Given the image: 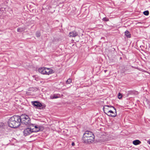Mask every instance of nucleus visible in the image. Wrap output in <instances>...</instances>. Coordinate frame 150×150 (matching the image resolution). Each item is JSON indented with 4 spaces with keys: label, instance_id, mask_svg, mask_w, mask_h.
<instances>
[{
    "label": "nucleus",
    "instance_id": "nucleus-1",
    "mask_svg": "<svg viewBox=\"0 0 150 150\" xmlns=\"http://www.w3.org/2000/svg\"><path fill=\"white\" fill-rule=\"evenodd\" d=\"M20 117V116L17 115H14L11 117L7 122L9 126L13 128L19 127L21 125Z\"/></svg>",
    "mask_w": 150,
    "mask_h": 150
},
{
    "label": "nucleus",
    "instance_id": "nucleus-2",
    "mask_svg": "<svg viewBox=\"0 0 150 150\" xmlns=\"http://www.w3.org/2000/svg\"><path fill=\"white\" fill-rule=\"evenodd\" d=\"M21 125H25L27 127L34 126L33 124L31 123V119L29 116L25 114H23L21 116Z\"/></svg>",
    "mask_w": 150,
    "mask_h": 150
},
{
    "label": "nucleus",
    "instance_id": "nucleus-3",
    "mask_svg": "<svg viewBox=\"0 0 150 150\" xmlns=\"http://www.w3.org/2000/svg\"><path fill=\"white\" fill-rule=\"evenodd\" d=\"M32 105L36 108L40 109H45L46 105L43 103L40 102L39 101H34L31 102Z\"/></svg>",
    "mask_w": 150,
    "mask_h": 150
},
{
    "label": "nucleus",
    "instance_id": "nucleus-4",
    "mask_svg": "<svg viewBox=\"0 0 150 150\" xmlns=\"http://www.w3.org/2000/svg\"><path fill=\"white\" fill-rule=\"evenodd\" d=\"M33 132V129H32L31 127H28L25 128L23 132V135L26 136L30 135L31 133Z\"/></svg>",
    "mask_w": 150,
    "mask_h": 150
},
{
    "label": "nucleus",
    "instance_id": "nucleus-5",
    "mask_svg": "<svg viewBox=\"0 0 150 150\" xmlns=\"http://www.w3.org/2000/svg\"><path fill=\"white\" fill-rule=\"evenodd\" d=\"M94 136L85 138V143L90 144L94 141Z\"/></svg>",
    "mask_w": 150,
    "mask_h": 150
},
{
    "label": "nucleus",
    "instance_id": "nucleus-6",
    "mask_svg": "<svg viewBox=\"0 0 150 150\" xmlns=\"http://www.w3.org/2000/svg\"><path fill=\"white\" fill-rule=\"evenodd\" d=\"M114 112L113 111L111 110H109L107 112V113L106 114L108 116L111 117H115L117 115L116 110Z\"/></svg>",
    "mask_w": 150,
    "mask_h": 150
},
{
    "label": "nucleus",
    "instance_id": "nucleus-7",
    "mask_svg": "<svg viewBox=\"0 0 150 150\" xmlns=\"http://www.w3.org/2000/svg\"><path fill=\"white\" fill-rule=\"evenodd\" d=\"M33 125H35V124ZM35 127V129L33 128V129L34 132H38L42 131V129H41V127L40 126L36 125L34 126H31V127Z\"/></svg>",
    "mask_w": 150,
    "mask_h": 150
},
{
    "label": "nucleus",
    "instance_id": "nucleus-8",
    "mask_svg": "<svg viewBox=\"0 0 150 150\" xmlns=\"http://www.w3.org/2000/svg\"><path fill=\"white\" fill-rule=\"evenodd\" d=\"M45 74L49 75L50 74L54 73V72L53 70L51 69L45 67Z\"/></svg>",
    "mask_w": 150,
    "mask_h": 150
},
{
    "label": "nucleus",
    "instance_id": "nucleus-9",
    "mask_svg": "<svg viewBox=\"0 0 150 150\" xmlns=\"http://www.w3.org/2000/svg\"><path fill=\"white\" fill-rule=\"evenodd\" d=\"M93 136H94V135L91 132L89 131H85V137H90Z\"/></svg>",
    "mask_w": 150,
    "mask_h": 150
},
{
    "label": "nucleus",
    "instance_id": "nucleus-10",
    "mask_svg": "<svg viewBox=\"0 0 150 150\" xmlns=\"http://www.w3.org/2000/svg\"><path fill=\"white\" fill-rule=\"evenodd\" d=\"M45 67L40 68L38 69V72L43 74H45Z\"/></svg>",
    "mask_w": 150,
    "mask_h": 150
},
{
    "label": "nucleus",
    "instance_id": "nucleus-11",
    "mask_svg": "<svg viewBox=\"0 0 150 150\" xmlns=\"http://www.w3.org/2000/svg\"><path fill=\"white\" fill-rule=\"evenodd\" d=\"M6 128V126L5 125L4 123H0V130H1L4 131Z\"/></svg>",
    "mask_w": 150,
    "mask_h": 150
},
{
    "label": "nucleus",
    "instance_id": "nucleus-12",
    "mask_svg": "<svg viewBox=\"0 0 150 150\" xmlns=\"http://www.w3.org/2000/svg\"><path fill=\"white\" fill-rule=\"evenodd\" d=\"M77 35V33L75 31L70 32L69 34V36L70 37H75Z\"/></svg>",
    "mask_w": 150,
    "mask_h": 150
},
{
    "label": "nucleus",
    "instance_id": "nucleus-13",
    "mask_svg": "<svg viewBox=\"0 0 150 150\" xmlns=\"http://www.w3.org/2000/svg\"><path fill=\"white\" fill-rule=\"evenodd\" d=\"M59 94H54L50 96V98L52 99L57 98L59 97Z\"/></svg>",
    "mask_w": 150,
    "mask_h": 150
},
{
    "label": "nucleus",
    "instance_id": "nucleus-14",
    "mask_svg": "<svg viewBox=\"0 0 150 150\" xmlns=\"http://www.w3.org/2000/svg\"><path fill=\"white\" fill-rule=\"evenodd\" d=\"M103 110L104 113L106 114L107 113V112L108 111V108L107 105L104 106L103 108Z\"/></svg>",
    "mask_w": 150,
    "mask_h": 150
},
{
    "label": "nucleus",
    "instance_id": "nucleus-15",
    "mask_svg": "<svg viewBox=\"0 0 150 150\" xmlns=\"http://www.w3.org/2000/svg\"><path fill=\"white\" fill-rule=\"evenodd\" d=\"M133 143L134 145H137L141 144V142L138 140H136L133 141Z\"/></svg>",
    "mask_w": 150,
    "mask_h": 150
},
{
    "label": "nucleus",
    "instance_id": "nucleus-16",
    "mask_svg": "<svg viewBox=\"0 0 150 150\" xmlns=\"http://www.w3.org/2000/svg\"><path fill=\"white\" fill-rule=\"evenodd\" d=\"M25 30L24 27H19L17 29V31L19 32H21Z\"/></svg>",
    "mask_w": 150,
    "mask_h": 150
},
{
    "label": "nucleus",
    "instance_id": "nucleus-17",
    "mask_svg": "<svg viewBox=\"0 0 150 150\" xmlns=\"http://www.w3.org/2000/svg\"><path fill=\"white\" fill-rule=\"evenodd\" d=\"M125 35L128 38H130L131 37V34L128 30H126L125 32Z\"/></svg>",
    "mask_w": 150,
    "mask_h": 150
},
{
    "label": "nucleus",
    "instance_id": "nucleus-18",
    "mask_svg": "<svg viewBox=\"0 0 150 150\" xmlns=\"http://www.w3.org/2000/svg\"><path fill=\"white\" fill-rule=\"evenodd\" d=\"M36 36L38 38L40 37V33L39 31H37L36 33Z\"/></svg>",
    "mask_w": 150,
    "mask_h": 150
},
{
    "label": "nucleus",
    "instance_id": "nucleus-19",
    "mask_svg": "<svg viewBox=\"0 0 150 150\" xmlns=\"http://www.w3.org/2000/svg\"><path fill=\"white\" fill-rule=\"evenodd\" d=\"M149 11H146L143 12V14L144 15L146 16H148L149 14Z\"/></svg>",
    "mask_w": 150,
    "mask_h": 150
},
{
    "label": "nucleus",
    "instance_id": "nucleus-20",
    "mask_svg": "<svg viewBox=\"0 0 150 150\" xmlns=\"http://www.w3.org/2000/svg\"><path fill=\"white\" fill-rule=\"evenodd\" d=\"M71 81H72V80L71 79H69L66 81V83L67 84H69L71 82Z\"/></svg>",
    "mask_w": 150,
    "mask_h": 150
},
{
    "label": "nucleus",
    "instance_id": "nucleus-21",
    "mask_svg": "<svg viewBox=\"0 0 150 150\" xmlns=\"http://www.w3.org/2000/svg\"><path fill=\"white\" fill-rule=\"evenodd\" d=\"M107 105L108 108H113V109H114V110L115 111H116V108L114 106H111V105Z\"/></svg>",
    "mask_w": 150,
    "mask_h": 150
},
{
    "label": "nucleus",
    "instance_id": "nucleus-22",
    "mask_svg": "<svg viewBox=\"0 0 150 150\" xmlns=\"http://www.w3.org/2000/svg\"><path fill=\"white\" fill-rule=\"evenodd\" d=\"M122 95H121V93H119L118 95V98L119 99H120L122 98Z\"/></svg>",
    "mask_w": 150,
    "mask_h": 150
},
{
    "label": "nucleus",
    "instance_id": "nucleus-23",
    "mask_svg": "<svg viewBox=\"0 0 150 150\" xmlns=\"http://www.w3.org/2000/svg\"><path fill=\"white\" fill-rule=\"evenodd\" d=\"M103 20L105 21H108L109 19L108 18L105 17L103 18Z\"/></svg>",
    "mask_w": 150,
    "mask_h": 150
},
{
    "label": "nucleus",
    "instance_id": "nucleus-24",
    "mask_svg": "<svg viewBox=\"0 0 150 150\" xmlns=\"http://www.w3.org/2000/svg\"><path fill=\"white\" fill-rule=\"evenodd\" d=\"M84 133L83 134V136L82 137L83 140V143H84V139H83V138H84Z\"/></svg>",
    "mask_w": 150,
    "mask_h": 150
},
{
    "label": "nucleus",
    "instance_id": "nucleus-25",
    "mask_svg": "<svg viewBox=\"0 0 150 150\" xmlns=\"http://www.w3.org/2000/svg\"><path fill=\"white\" fill-rule=\"evenodd\" d=\"M75 145V143L74 142H72L71 143V145L72 146H74Z\"/></svg>",
    "mask_w": 150,
    "mask_h": 150
},
{
    "label": "nucleus",
    "instance_id": "nucleus-26",
    "mask_svg": "<svg viewBox=\"0 0 150 150\" xmlns=\"http://www.w3.org/2000/svg\"><path fill=\"white\" fill-rule=\"evenodd\" d=\"M122 59V57H120V59Z\"/></svg>",
    "mask_w": 150,
    "mask_h": 150
},
{
    "label": "nucleus",
    "instance_id": "nucleus-27",
    "mask_svg": "<svg viewBox=\"0 0 150 150\" xmlns=\"http://www.w3.org/2000/svg\"><path fill=\"white\" fill-rule=\"evenodd\" d=\"M106 71H107L106 70H105L104 71L105 72H106Z\"/></svg>",
    "mask_w": 150,
    "mask_h": 150
},
{
    "label": "nucleus",
    "instance_id": "nucleus-28",
    "mask_svg": "<svg viewBox=\"0 0 150 150\" xmlns=\"http://www.w3.org/2000/svg\"><path fill=\"white\" fill-rule=\"evenodd\" d=\"M35 76H33V77H34V78Z\"/></svg>",
    "mask_w": 150,
    "mask_h": 150
},
{
    "label": "nucleus",
    "instance_id": "nucleus-29",
    "mask_svg": "<svg viewBox=\"0 0 150 150\" xmlns=\"http://www.w3.org/2000/svg\"><path fill=\"white\" fill-rule=\"evenodd\" d=\"M35 80H37V79H36V78H35Z\"/></svg>",
    "mask_w": 150,
    "mask_h": 150
},
{
    "label": "nucleus",
    "instance_id": "nucleus-30",
    "mask_svg": "<svg viewBox=\"0 0 150 150\" xmlns=\"http://www.w3.org/2000/svg\"><path fill=\"white\" fill-rule=\"evenodd\" d=\"M0 11H1V9H0Z\"/></svg>",
    "mask_w": 150,
    "mask_h": 150
},
{
    "label": "nucleus",
    "instance_id": "nucleus-31",
    "mask_svg": "<svg viewBox=\"0 0 150 150\" xmlns=\"http://www.w3.org/2000/svg\"><path fill=\"white\" fill-rule=\"evenodd\" d=\"M149 144H150V142H149Z\"/></svg>",
    "mask_w": 150,
    "mask_h": 150
}]
</instances>
